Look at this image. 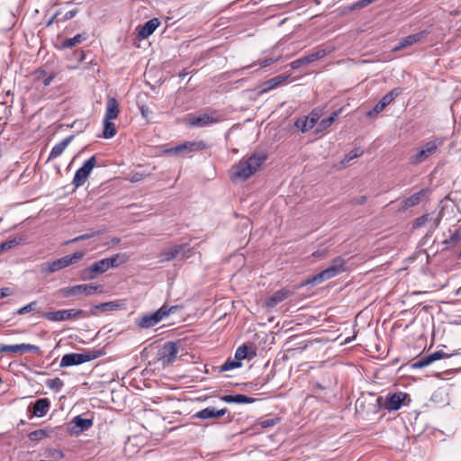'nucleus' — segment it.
Returning a JSON list of instances; mask_svg holds the SVG:
<instances>
[{
	"label": "nucleus",
	"instance_id": "nucleus-1",
	"mask_svg": "<svg viewBox=\"0 0 461 461\" xmlns=\"http://www.w3.org/2000/svg\"><path fill=\"white\" fill-rule=\"evenodd\" d=\"M267 159L264 153L252 154L248 158L240 159L230 168V178L232 180L245 181L255 174Z\"/></svg>",
	"mask_w": 461,
	"mask_h": 461
},
{
	"label": "nucleus",
	"instance_id": "nucleus-2",
	"mask_svg": "<svg viewBox=\"0 0 461 461\" xmlns=\"http://www.w3.org/2000/svg\"><path fill=\"white\" fill-rule=\"evenodd\" d=\"M444 138H435L425 142L409 157V163L412 166H418L424 163L429 158L439 152L440 148L444 144Z\"/></svg>",
	"mask_w": 461,
	"mask_h": 461
},
{
	"label": "nucleus",
	"instance_id": "nucleus-3",
	"mask_svg": "<svg viewBox=\"0 0 461 461\" xmlns=\"http://www.w3.org/2000/svg\"><path fill=\"white\" fill-rule=\"evenodd\" d=\"M344 259L340 257L334 258L331 265L329 267L309 278L306 281V284L319 285L326 280H329L336 276L337 275L344 271Z\"/></svg>",
	"mask_w": 461,
	"mask_h": 461
},
{
	"label": "nucleus",
	"instance_id": "nucleus-4",
	"mask_svg": "<svg viewBox=\"0 0 461 461\" xmlns=\"http://www.w3.org/2000/svg\"><path fill=\"white\" fill-rule=\"evenodd\" d=\"M344 259L340 257L334 258L331 265L329 267L309 278L306 281V284L319 285L326 280H329L336 276L337 275L344 271Z\"/></svg>",
	"mask_w": 461,
	"mask_h": 461
},
{
	"label": "nucleus",
	"instance_id": "nucleus-5",
	"mask_svg": "<svg viewBox=\"0 0 461 461\" xmlns=\"http://www.w3.org/2000/svg\"><path fill=\"white\" fill-rule=\"evenodd\" d=\"M85 255L86 253L84 251H77L72 255L64 256L60 258L46 263L42 271L48 274L55 273L70 265L77 263L85 257Z\"/></svg>",
	"mask_w": 461,
	"mask_h": 461
},
{
	"label": "nucleus",
	"instance_id": "nucleus-6",
	"mask_svg": "<svg viewBox=\"0 0 461 461\" xmlns=\"http://www.w3.org/2000/svg\"><path fill=\"white\" fill-rule=\"evenodd\" d=\"M103 290L104 289L101 285L87 284L67 286L60 289L59 293L63 297L69 298L80 295L89 296L95 294H101L103 293Z\"/></svg>",
	"mask_w": 461,
	"mask_h": 461
},
{
	"label": "nucleus",
	"instance_id": "nucleus-7",
	"mask_svg": "<svg viewBox=\"0 0 461 461\" xmlns=\"http://www.w3.org/2000/svg\"><path fill=\"white\" fill-rule=\"evenodd\" d=\"M101 356L99 350H94L85 353H69L62 357L59 366H71L80 365L91 360H94Z\"/></svg>",
	"mask_w": 461,
	"mask_h": 461
},
{
	"label": "nucleus",
	"instance_id": "nucleus-8",
	"mask_svg": "<svg viewBox=\"0 0 461 461\" xmlns=\"http://www.w3.org/2000/svg\"><path fill=\"white\" fill-rule=\"evenodd\" d=\"M180 341L165 343L158 352V360L163 365L172 364L178 356Z\"/></svg>",
	"mask_w": 461,
	"mask_h": 461
},
{
	"label": "nucleus",
	"instance_id": "nucleus-9",
	"mask_svg": "<svg viewBox=\"0 0 461 461\" xmlns=\"http://www.w3.org/2000/svg\"><path fill=\"white\" fill-rule=\"evenodd\" d=\"M175 307L167 309L162 306L152 313L145 314L137 320V325L141 329H149L157 325L164 317L167 316Z\"/></svg>",
	"mask_w": 461,
	"mask_h": 461
},
{
	"label": "nucleus",
	"instance_id": "nucleus-10",
	"mask_svg": "<svg viewBox=\"0 0 461 461\" xmlns=\"http://www.w3.org/2000/svg\"><path fill=\"white\" fill-rule=\"evenodd\" d=\"M224 116L217 111H212L209 113H203L196 116H193L189 124L194 127H205L210 126L224 121Z\"/></svg>",
	"mask_w": 461,
	"mask_h": 461
},
{
	"label": "nucleus",
	"instance_id": "nucleus-11",
	"mask_svg": "<svg viewBox=\"0 0 461 461\" xmlns=\"http://www.w3.org/2000/svg\"><path fill=\"white\" fill-rule=\"evenodd\" d=\"M95 164L96 158L95 156L86 160L83 166L76 171L72 184L76 187L83 185L89 177L90 173L95 167Z\"/></svg>",
	"mask_w": 461,
	"mask_h": 461
},
{
	"label": "nucleus",
	"instance_id": "nucleus-12",
	"mask_svg": "<svg viewBox=\"0 0 461 461\" xmlns=\"http://www.w3.org/2000/svg\"><path fill=\"white\" fill-rule=\"evenodd\" d=\"M109 269L105 258L94 262L89 267L81 271V279L84 281H90L96 278L98 276L105 273Z\"/></svg>",
	"mask_w": 461,
	"mask_h": 461
},
{
	"label": "nucleus",
	"instance_id": "nucleus-13",
	"mask_svg": "<svg viewBox=\"0 0 461 461\" xmlns=\"http://www.w3.org/2000/svg\"><path fill=\"white\" fill-rule=\"evenodd\" d=\"M321 112L320 110L312 111L307 116L298 118L294 125L302 132H307L312 130L314 126H317V122L320 121Z\"/></svg>",
	"mask_w": 461,
	"mask_h": 461
},
{
	"label": "nucleus",
	"instance_id": "nucleus-14",
	"mask_svg": "<svg viewBox=\"0 0 461 461\" xmlns=\"http://www.w3.org/2000/svg\"><path fill=\"white\" fill-rule=\"evenodd\" d=\"M190 251V249L188 248V244L182 243L175 245L171 248H167L163 249L159 254V261L160 262H166L170 261L172 259H175L177 256L182 255L183 258H188L189 255L187 254Z\"/></svg>",
	"mask_w": 461,
	"mask_h": 461
},
{
	"label": "nucleus",
	"instance_id": "nucleus-15",
	"mask_svg": "<svg viewBox=\"0 0 461 461\" xmlns=\"http://www.w3.org/2000/svg\"><path fill=\"white\" fill-rule=\"evenodd\" d=\"M402 92L400 87L392 89L389 93L383 96V98L374 106V108L366 113L367 117H372L375 114L382 112L388 104H390L397 96Z\"/></svg>",
	"mask_w": 461,
	"mask_h": 461
},
{
	"label": "nucleus",
	"instance_id": "nucleus-16",
	"mask_svg": "<svg viewBox=\"0 0 461 461\" xmlns=\"http://www.w3.org/2000/svg\"><path fill=\"white\" fill-rule=\"evenodd\" d=\"M408 397V393L403 392L393 393L387 397L384 407L389 411H397L402 406Z\"/></svg>",
	"mask_w": 461,
	"mask_h": 461
},
{
	"label": "nucleus",
	"instance_id": "nucleus-17",
	"mask_svg": "<svg viewBox=\"0 0 461 461\" xmlns=\"http://www.w3.org/2000/svg\"><path fill=\"white\" fill-rule=\"evenodd\" d=\"M448 357L449 355L443 351H436L429 356L420 357L419 360L412 364V367L416 369L423 368L437 360L447 358Z\"/></svg>",
	"mask_w": 461,
	"mask_h": 461
},
{
	"label": "nucleus",
	"instance_id": "nucleus-18",
	"mask_svg": "<svg viewBox=\"0 0 461 461\" xmlns=\"http://www.w3.org/2000/svg\"><path fill=\"white\" fill-rule=\"evenodd\" d=\"M429 34L427 31H421L420 32L409 35L403 39H402L397 46L393 48L394 51L401 50L408 46H411L416 42H419L422 39H424Z\"/></svg>",
	"mask_w": 461,
	"mask_h": 461
},
{
	"label": "nucleus",
	"instance_id": "nucleus-19",
	"mask_svg": "<svg viewBox=\"0 0 461 461\" xmlns=\"http://www.w3.org/2000/svg\"><path fill=\"white\" fill-rule=\"evenodd\" d=\"M428 189H421L419 192L413 194L410 197L403 200L402 209L405 211L411 207L418 205L428 196Z\"/></svg>",
	"mask_w": 461,
	"mask_h": 461
},
{
	"label": "nucleus",
	"instance_id": "nucleus-20",
	"mask_svg": "<svg viewBox=\"0 0 461 461\" xmlns=\"http://www.w3.org/2000/svg\"><path fill=\"white\" fill-rule=\"evenodd\" d=\"M227 409L216 410L213 407H207L198 411L194 416L202 420L217 419L223 416Z\"/></svg>",
	"mask_w": 461,
	"mask_h": 461
},
{
	"label": "nucleus",
	"instance_id": "nucleus-21",
	"mask_svg": "<svg viewBox=\"0 0 461 461\" xmlns=\"http://www.w3.org/2000/svg\"><path fill=\"white\" fill-rule=\"evenodd\" d=\"M160 22L158 18L149 20L140 28L139 37L140 39H147L155 32Z\"/></svg>",
	"mask_w": 461,
	"mask_h": 461
},
{
	"label": "nucleus",
	"instance_id": "nucleus-22",
	"mask_svg": "<svg viewBox=\"0 0 461 461\" xmlns=\"http://www.w3.org/2000/svg\"><path fill=\"white\" fill-rule=\"evenodd\" d=\"M120 113L119 103L114 97H108L104 119L114 120Z\"/></svg>",
	"mask_w": 461,
	"mask_h": 461
},
{
	"label": "nucleus",
	"instance_id": "nucleus-23",
	"mask_svg": "<svg viewBox=\"0 0 461 461\" xmlns=\"http://www.w3.org/2000/svg\"><path fill=\"white\" fill-rule=\"evenodd\" d=\"M72 423L75 425L72 433L79 434L85 430L90 429L93 425V420L82 418L80 415L76 416L72 420Z\"/></svg>",
	"mask_w": 461,
	"mask_h": 461
},
{
	"label": "nucleus",
	"instance_id": "nucleus-24",
	"mask_svg": "<svg viewBox=\"0 0 461 461\" xmlns=\"http://www.w3.org/2000/svg\"><path fill=\"white\" fill-rule=\"evenodd\" d=\"M74 139V135H70L64 139L62 141L57 143L51 149L49 155V160L57 158L59 157L63 151L67 149V147L71 143Z\"/></svg>",
	"mask_w": 461,
	"mask_h": 461
},
{
	"label": "nucleus",
	"instance_id": "nucleus-25",
	"mask_svg": "<svg viewBox=\"0 0 461 461\" xmlns=\"http://www.w3.org/2000/svg\"><path fill=\"white\" fill-rule=\"evenodd\" d=\"M221 401L227 403H252L256 400L245 394H227L221 397Z\"/></svg>",
	"mask_w": 461,
	"mask_h": 461
},
{
	"label": "nucleus",
	"instance_id": "nucleus-26",
	"mask_svg": "<svg viewBox=\"0 0 461 461\" xmlns=\"http://www.w3.org/2000/svg\"><path fill=\"white\" fill-rule=\"evenodd\" d=\"M50 410V401L46 398L38 399L33 404V414L36 417H43Z\"/></svg>",
	"mask_w": 461,
	"mask_h": 461
},
{
	"label": "nucleus",
	"instance_id": "nucleus-27",
	"mask_svg": "<svg viewBox=\"0 0 461 461\" xmlns=\"http://www.w3.org/2000/svg\"><path fill=\"white\" fill-rule=\"evenodd\" d=\"M289 77H290V74L279 75V76H276V77L266 81L263 84L262 91L266 92V91L272 90V89L278 87L279 86L284 84Z\"/></svg>",
	"mask_w": 461,
	"mask_h": 461
},
{
	"label": "nucleus",
	"instance_id": "nucleus-28",
	"mask_svg": "<svg viewBox=\"0 0 461 461\" xmlns=\"http://www.w3.org/2000/svg\"><path fill=\"white\" fill-rule=\"evenodd\" d=\"M108 264V267H118L119 266L126 263L129 259V256L126 253H117L110 258H105Z\"/></svg>",
	"mask_w": 461,
	"mask_h": 461
},
{
	"label": "nucleus",
	"instance_id": "nucleus-29",
	"mask_svg": "<svg viewBox=\"0 0 461 461\" xmlns=\"http://www.w3.org/2000/svg\"><path fill=\"white\" fill-rule=\"evenodd\" d=\"M340 110L335 111L329 116L328 118L322 119L321 121L317 122V128L315 130L316 133H319L327 128H329L335 121V119L339 116Z\"/></svg>",
	"mask_w": 461,
	"mask_h": 461
},
{
	"label": "nucleus",
	"instance_id": "nucleus-30",
	"mask_svg": "<svg viewBox=\"0 0 461 461\" xmlns=\"http://www.w3.org/2000/svg\"><path fill=\"white\" fill-rule=\"evenodd\" d=\"M255 355L256 353L249 350V348L247 345H242L237 348L234 357L241 362L243 359L252 358Z\"/></svg>",
	"mask_w": 461,
	"mask_h": 461
},
{
	"label": "nucleus",
	"instance_id": "nucleus-31",
	"mask_svg": "<svg viewBox=\"0 0 461 461\" xmlns=\"http://www.w3.org/2000/svg\"><path fill=\"white\" fill-rule=\"evenodd\" d=\"M42 317L50 321H63L67 320L65 310L49 312L42 314Z\"/></svg>",
	"mask_w": 461,
	"mask_h": 461
},
{
	"label": "nucleus",
	"instance_id": "nucleus-32",
	"mask_svg": "<svg viewBox=\"0 0 461 461\" xmlns=\"http://www.w3.org/2000/svg\"><path fill=\"white\" fill-rule=\"evenodd\" d=\"M112 121L113 120L104 119L103 137L105 139H111L116 135L117 130L115 124Z\"/></svg>",
	"mask_w": 461,
	"mask_h": 461
},
{
	"label": "nucleus",
	"instance_id": "nucleus-33",
	"mask_svg": "<svg viewBox=\"0 0 461 461\" xmlns=\"http://www.w3.org/2000/svg\"><path fill=\"white\" fill-rule=\"evenodd\" d=\"M86 40V36L84 34H77L72 38L66 39L62 42V49H68L72 48L79 43H81L83 41Z\"/></svg>",
	"mask_w": 461,
	"mask_h": 461
},
{
	"label": "nucleus",
	"instance_id": "nucleus-34",
	"mask_svg": "<svg viewBox=\"0 0 461 461\" xmlns=\"http://www.w3.org/2000/svg\"><path fill=\"white\" fill-rule=\"evenodd\" d=\"M32 312H41V307H39V303L36 301L31 302L30 303L24 305L17 311V314L23 315Z\"/></svg>",
	"mask_w": 461,
	"mask_h": 461
},
{
	"label": "nucleus",
	"instance_id": "nucleus-35",
	"mask_svg": "<svg viewBox=\"0 0 461 461\" xmlns=\"http://www.w3.org/2000/svg\"><path fill=\"white\" fill-rule=\"evenodd\" d=\"M240 366H241V362L237 360L235 357H234V359L229 358L225 361V363L222 366H221L220 371H221V372L230 371V370L240 367Z\"/></svg>",
	"mask_w": 461,
	"mask_h": 461
},
{
	"label": "nucleus",
	"instance_id": "nucleus-36",
	"mask_svg": "<svg viewBox=\"0 0 461 461\" xmlns=\"http://www.w3.org/2000/svg\"><path fill=\"white\" fill-rule=\"evenodd\" d=\"M0 353H23V344L16 345H2Z\"/></svg>",
	"mask_w": 461,
	"mask_h": 461
},
{
	"label": "nucleus",
	"instance_id": "nucleus-37",
	"mask_svg": "<svg viewBox=\"0 0 461 461\" xmlns=\"http://www.w3.org/2000/svg\"><path fill=\"white\" fill-rule=\"evenodd\" d=\"M46 385L50 389H51L55 392H59L61 390V388L63 387L64 383L60 378L56 377V378L48 379L46 381Z\"/></svg>",
	"mask_w": 461,
	"mask_h": 461
},
{
	"label": "nucleus",
	"instance_id": "nucleus-38",
	"mask_svg": "<svg viewBox=\"0 0 461 461\" xmlns=\"http://www.w3.org/2000/svg\"><path fill=\"white\" fill-rule=\"evenodd\" d=\"M327 53H328V51L325 49L318 50L309 54L308 56H305L306 62H308V64H309V63H312L318 59H321L323 57H325L327 55Z\"/></svg>",
	"mask_w": 461,
	"mask_h": 461
},
{
	"label": "nucleus",
	"instance_id": "nucleus-39",
	"mask_svg": "<svg viewBox=\"0 0 461 461\" xmlns=\"http://www.w3.org/2000/svg\"><path fill=\"white\" fill-rule=\"evenodd\" d=\"M102 233H103L102 230L90 231L88 233L77 236V237H76V238L67 241L66 243L69 244V243H75V242H78V241H81V240H88V239L94 238V237H95L97 235H100Z\"/></svg>",
	"mask_w": 461,
	"mask_h": 461
},
{
	"label": "nucleus",
	"instance_id": "nucleus-40",
	"mask_svg": "<svg viewBox=\"0 0 461 461\" xmlns=\"http://www.w3.org/2000/svg\"><path fill=\"white\" fill-rule=\"evenodd\" d=\"M48 436H49V431L47 429H37V430L32 431L29 434V438L32 441H39V440H41L42 438H46Z\"/></svg>",
	"mask_w": 461,
	"mask_h": 461
},
{
	"label": "nucleus",
	"instance_id": "nucleus-41",
	"mask_svg": "<svg viewBox=\"0 0 461 461\" xmlns=\"http://www.w3.org/2000/svg\"><path fill=\"white\" fill-rule=\"evenodd\" d=\"M21 239L14 238L0 244V252L11 249L20 244Z\"/></svg>",
	"mask_w": 461,
	"mask_h": 461
},
{
	"label": "nucleus",
	"instance_id": "nucleus-42",
	"mask_svg": "<svg viewBox=\"0 0 461 461\" xmlns=\"http://www.w3.org/2000/svg\"><path fill=\"white\" fill-rule=\"evenodd\" d=\"M207 144L203 140L189 141L188 152H194L207 149Z\"/></svg>",
	"mask_w": 461,
	"mask_h": 461
},
{
	"label": "nucleus",
	"instance_id": "nucleus-43",
	"mask_svg": "<svg viewBox=\"0 0 461 461\" xmlns=\"http://www.w3.org/2000/svg\"><path fill=\"white\" fill-rule=\"evenodd\" d=\"M285 299V295L281 292H276L273 296L269 297L267 302L268 307H275L278 303Z\"/></svg>",
	"mask_w": 461,
	"mask_h": 461
},
{
	"label": "nucleus",
	"instance_id": "nucleus-44",
	"mask_svg": "<svg viewBox=\"0 0 461 461\" xmlns=\"http://www.w3.org/2000/svg\"><path fill=\"white\" fill-rule=\"evenodd\" d=\"M67 313V320L79 319L86 316V312L82 310L68 309L65 310Z\"/></svg>",
	"mask_w": 461,
	"mask_h": 461
},
{
	"label": "nucleus",
	"instance_id": "nucleus-45",
	"mask_svg": "<svg viewBox=\"0 0 461 461\" xmlns=\"http://www.w3.org/2000/svg\"><path fill=\"white\" fill-rule=\"evenodd\" d=\"M188 143H189V141H185L180 145H177L174 148L167 149V152L174 153V154H178L181 152H188Z\"/></svg>",
	"mask_w": 461,
	"mask_h": 461
},
{
	"label": "nucleus",
	"instance_id": "nucleus-46",
	"mask_svg": "<svg viewBox=\"0 0 461 461\" xmlns=\"http://www.w3.org/2000/svg\"><path fill=\"white\" fill-rule=\"evenodd\" d=\"M118 307L119 304L116 302L103 303L95 306V308L100 309L102 311H113L116 310Z\"/></svg>",
	"mask_w": 461,
	"mask_h": 461
},
{
	"label": "nucleus",
	"instance_id": "nucleus-47",
	"mask_svg": "<svg viewBox=\"0 0 461 461\" xmlns=\"http://www.w3.org/2000/svg\"><path fill=\"white\" fill-rule=\"evenodd\" d=\"M362 155V151L359 149H355L351 150L346 157L345 160L347 162L352 160L353 158H358Z\"/></svg>",
	"mask_w": 461,
	"mask_h": 461
},
{
	"label": "nucleus",
	"instance_id": "nucleus-48",
	"mask_svg": "<svg viewBox=\"0 0 461 461\" xmlns=\"http://www.w3.org/2000/svg\"><path fill=\"white\" fill-rule=\"evenodd\" d=\"M428 218H429V214H424L419 218H417L414 222H413V227L414 228H420L422 227L426 221H428Z\"/></svg>",
	"mask_w": 461,
	"mask_h": 461
},
{
	"label": "nucleus",
	"instance_id": "nucleus-49",
	"mask_svg": "<svg viewBox=\"0 0 461 461\" xmlns=\"http://www.w3.org/2000/svg\"><path fill=\"white\" fill-rule=\"evenodd\" d=\"M28 351H32L34 353H40L41 349L38 346L23 343V353L28 352Z\"/></svg>",
	"mask_w": 461,
	"mask_h": 461
},
{
	"label": "nucleus",
	"instance_id": "nucleus-50",
	"mask_svg": "<svg viewBox=\"0 0 461 461\" xmlns=\"http://www.w3.org/2000/svg\"><path fill=\"white\" fill-rule=\"evenodd\" d=\"M308 64V62H306V58L303 57L302 59H298L296 60H294L293 62L290 63V67L293 68V69H297L299 68L301 66L303 65H306Z\"/></svg>",
	"mask_w": 461,
	"mask_h": 461
},
{
	"label": "nucleus",
	"instance_id": "nucleus-51",
	"mask_svg": "<svg viewBox=\"0 0 461 461\" xmlns=\"http://www.w3.org/2000/svg\"><path fill=\"white\" fill-rule=\"evenodd\" d=\"M49 456L50 457H53V458H56V459H59V458L61 459V458L64 457L63 452L59 450V449H55V448H52V449L49 450Z\"/></svg>",
	"mask_w": 461,
	"mask_h": 461
},
{
	"label": "nucleus",
	"instance_id": "nucleus-52",
	"mask_svg": "<svg viewBox=\"0 0 461 461\" xmlns=\"http://www.w3.org/2000/svg\"><path fill=\"white\" fill-rule=\"evenodd\" d=\"M450 240L454 242H457L461 240V228L456 229L449 236Z\"/></svg>",
	"mask_w": 461,
	"mask_h": 461
},
{
	"label": "nucleus",
	"instance_id": "nucleus-53",
	"mask_svg": "<svg viewBox=\"0 0 461 461\" xmlns=\"http://www.w3.org/2000/svg\"><path fill=\"white\" fill-rule=\"evenodd\" d=\"M276 421L275 419H267V420H262L260 422V425L262 428H269V427H273L274 425H276Z\"/></svg>",
	"mask_w": 461,
	"mask_h": 461
},
{
	"label": "nucleus",
	"instance_id": "nucleus-54",
	"mask_svg": "<svg viewBox=\"0 0 461 461\" xmlns=\"http://www.w3.org/2000/svg\"><path fill=\"white\" fill-rule=\"evenodd\" d=\"M277 60H278V59H266L260 62L259 66H260V68H266V67L275 63Z\"/></svg>",
	"mask_w": 461,
	"mask_h": 461
},
{
	"label": "nucleus",
	"instance_id": "nucleus-55",
	"mask_svg": "<svg viewBox=\"0 0 461 461\" xmlns=\"http://www.w3.org/2000/svg\"><path fill=\"white\" fill-rule=\"evenodd\" d=\"M366 200H367V197H366V195H361V196H359V197H357V198H355V199L353 200V203H354L355 204H359V205H361V204H364V203L366 202Z\"/></svg>",
	"mask_w": 461,
	"mask_h": 461
},
{
	"label": "nucleus",
	"instance_id": "nucleus-56",
	"mask_svg": "<svg viewBox=\"0 0 461 461\" xmlns=\"http://www.w3.org/2000/svg\"><path fill=\"white\" fill-rule=\"evenodd\" d=\"M77 14V10L74 9V10H70V11H68L65 14H64V20H69V19H72L76 14Z\"/></svg>",
	"mask_w": 461,
	"mask_h": 461
},
{
	"label": "nucleus",
	"instance_id": "nucleus-57",
	"mask_svg": "<svg viewBox=\"0 0 461 461\" xmlns=\"http://www.w3.org/2000/svg\"><path fill=\"white\" fill-rule=\"evenodd\" d=\"M327 254L326 249H318L312 253L314 258H324Z\"/></svg>",
	"mask_w": 461,
	"mask_h": 461
},
{
	"label": "nucleus",
	"instance_id": "nucleus-58",
	"mask_svg": "<svg viewBox=\"0 0 461 461\" xmlns=\"http://www.w3.org/2000/svg\"><path fill=\"white\" fill-rule=\"evenodd\" d=\"M12 294L11 289L8 287L0 289V298L6 297Z\"/></svg>",
	"mask_w": 461,
	"mask_h": 461
},
{
	"label": "nucleus",
	"instance_id": "nucleus-59",
	"mask_svg": "<svg viewBox=\"0 0 461 461\" xmlns=\"http://www.w3.org/2000/svg\"><path fill=\"white\" fill-rule=\"evenodd\" d=\"M188 74H189V72H188V71H186L185 69H184L183 71H181V72L179 73V75H178V76H179V77L184 78V77H185V76H187Z\"/></svg>",
	"mask_w": 461,
	"mask_h": 461
},
{
	"label": "nucleus",
	"instance_id": "nucleus-60",
	"mask_svg": "<svg viewBox=\"0 0 461 461\" xmlns=\"http://www.w3.org/2000/svg\"><path fill=\"white\" fill-rule=\"evenodd\" d=\"M52 80V77H49L46 79H44V85L49 86Z\"/></svg>",
	"mask_w": 461,
	"mask_h": 461
},
{
	"label": "nucleus",
	"instance_id": "nucleus-61",
	"mask_svg": "<svg viewBox=\"0 0 461 461\" xmlns=\"http://www.w3.org/2000/svg\"><path fill=\"white\" fill-rule=\"evenodd\" d=\"M120 240H120L119 238H114V239H113V240H112V241H113V244H117V243H119V242H120Z\"/></svg>",
	"mask_w": 461,
	"mask_h": 461
},
{
	"label": "nucleus",
	"instance_id": "nucleus-62",
	"mask_svg": "<svg viewBox=\"0 0 461 461\" xmlns=\"http://www.w3.org/2000/svg\"><path fill=\"white\" fill-rule=\"evenodd\" d=\"M438 224H439V219H437L435 221L434 228H437Z\"/></svg>",
	"mask_w": 461,
	"mask_h": 461
},
{
	"label": "nucleus",
	"instance_id": "nucleus-63",
	"mask_svg": "<svg viewBox=\"0 0 461 461\" xmlns=\"http://www.w3.org/2000/svg\"><path fill=\"white\" fill-rule=\"evenodd\" d=\"M456 295H461V286L456 292Z\"/></svg>",
	"mask_w": 461,
	"mask_h": 461
},
{
	"label": "nucleus",
	"instance_id": "nucleus-64",
	"mask_svg": "<svg viewBox=\"0 0 461 461\" xmlns=\"http://www.w3.org/2000/svg\"><path fill=\"white\" fill-rule=\"evenodd\" d=\"M141 113H142V115H145V111L143 108H141Z\"/></svg>",
	"mask_w": 461,
	"mask_h": 461
}]
</instances>
